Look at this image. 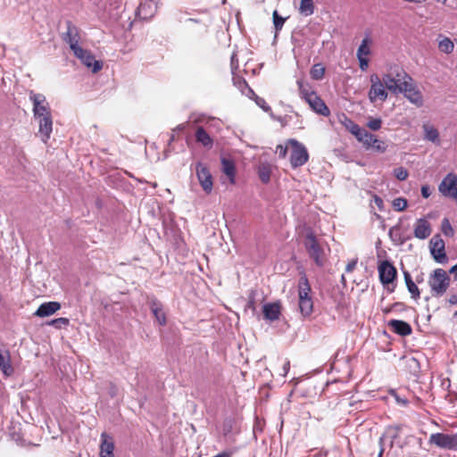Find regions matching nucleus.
Returning a JSON list of instances; mask_svg holds the SVG:
<instances>
[{
  "label": "nucleus",
  "instance_id": "nucleus-1",
  "mask_svg": "<svg viewBox=\"0 0 457 457\" xmlns=\"http://www.w3.org/2000/svg\"><path fill=\"white\" fill-rule=\"evenodd\" d=\"M451 278L449 274L443 269H436L428 277V286L431 295L440 297L445 295L450 286Z\"/></svg>",
  "mask_w": 457,
  "mask_h": 457
},
{
  "label": "nucleus",
  "instance_id": "nucleus-2",
  "mask_svg": "<svg viewBox=\"0 0 457 457\" xmlns=\"http://www.w3.org/2000/svg\"><path fill=\"white\" fill-rule=\"evenodd\" d=\"M311 286L305 274H303L298 282L299 310L303 317H308L313 310V302L310 296Z\"/></svg>",
  "mask_w": 457,
  "mask_h": 457
},
{
  "label": "nucleus",
  "instance_id": "nucleus-3",
  "mask_svg": "<svg viewBox=\"0 0 457 457\" xmlns=\"http://www.w3.org/2000/svg\"><path fill=\"white\" fill-rule=\"evenodd\" d=\"M303 245L309 256L316 265L322 267L326 261L324 246L318 241L312 231L306 234Z\"/></svg>",
  "mask_w": 457,
  "mask_h": 457
},
{
  "label": "nucleus",
  "instance_id": "nucleus-4",
  "mask_svg": "<svg viewBox=\"0 0 457 457\" xmlns=\"http://www.w3.org/2000/svg\"><path fill=\"white\" fill-rule=\"evenodd\" d=\"M403 87L400 93L403 94L404 97L409 102L415 104L417 107H421L424 104L421 92L414 85L412 78L409 74H403Z\"/></svg>",
  "mask_w": 457,
  "mask_h": 457
},
{
  "label": "nucleus",
  "instance_id": "nucleus-5",
  "mask_svg": "<svg viewBox=\"0 0 457 457\" xmlns=\"http://www.w3.org/2000/svg\"><path fill=\"white\" fill-rule=\"evenodd\" d=\"M288 144L292 146L290 163L293 168L303 166L308 162L309 154L306 147L295 139H289Z\"/></svg>",
  "mask_w": 457,
  "mask_h": 457
},
{
  "label": "nucleus",
  "instance_id": "nucleus-6",
  "mask_svg": "<svg viewBox=\"0 0 457 457\" xmlns=\"http://www.w3.org/2000/svg\"><path fill=\"white\" fill-rule=\"evenodd\" d=\"M29 100L33 104V115L35 119L39 117L52 115L49 104L42 94H37L31 91L29 93Z\"/></svg>",
  "mask_w": 457,
  "mask_h": 457
},
{
  "label": "nucleus",
  "instance_id": "nucleus-7",
  "mask_svg": "<svg viewBox=\"0 0 457 457\" xmlns=\"http://www.w3.org/2000/svg\"><path fill=\"white\" fill-rule=\"evenodd\" d=\"M370 83L371 85L368 94L370 101L371 103H375L377 100L382 102L386 101L388 94L380 78L377 74H372L370 76Z\"/></svg>",
  "mask_w": 457,
  "mask_h": 457
},
{
  "label": "nucleus",
  "instance_id": "nucleus-8",
  "mask_svg": "<svg viewBox=\"0 0 457 457\" xmlns=\"http://www.w3.org/2000/svg\"><path fill=\"white\" fill-rule=\"evenodd\" d=\"M403 74H408L403 70L399 71L393 75L392 73L384 74L380 79L384 83V86L386 90L391 91L394 94H400V91L403 87Z\"/></svg>",
  "mask_w": 457,
  "mask_h": 457
},
{
  "label": "nucleus",
  "instance_id": "nucleus-9",
  "mask_svg": "<svg viewBox=\"0 0 457 457\" xmlns=\"http://www.w3.org/2000/svg\"><path fill=\"white\" fill-rule=\"evenodd\" d=\"M430 253L437 263L444 264L447 262L448 258L445 253V241L439 235L434 236L429 242Z\"/></svg>",
  "mask_w": 457,
  "mask_h": 457
},
{
  "label": "nucleus",
  "instance_id": "nucleus-10",
  "mask_svg": "<svg viewBox=\"0 0 457 457\" xmlns=\"http://www.w3.org/2000/svg\"><path fill=\"white\" fill-rule=\"evenodd\" d=\"M195 172L197 179L206 194H210L213 187L212 176L209 169L202 162H197L195 165Z\"/></svg>",
  "mask_w": 457,
  "mask_h": 457
},
{
  "label": "nucleus",
  "instance_id": "nucleus-11",
  "mask_svg": "<svg viewBox=\"0 0 457 457\" xmlns=\"http://www.w3.org/2000/svg\"><path fill=\"white\" fill-rule=\"evenodd\" d=\"M438 190L445 196L457 199V175L447 174L440 183Z\"/></svg>",
  "mask_w": 457,
  "mask_h": 457
},
{
  "label": "nucleus",
  "instance_id": "nucleus-12",
  "mask_svg": "<svg viewBox=\"0 0 457 457\" xmlns=\"http://www.w3.org/2000/svg\"><path fill=\"white\" fill-rule=\"evenodd\" d=\"M396 269L388 261H383L378 266V275L383 285L392 283L396 278Z\"/></svg>",
  "mask_w": 457,
  "mask_h": 457
},
{
  "label": "nucleus",
  "instance_id": "nucleus-13",
  "mask_svg": "<svg viewBox=\"0 0 457 457\" xmlns=\"http://www.w3.org/2000/svg\"><path fill=\"white\" fill-rule=\"evenodd\" d=\"M63 39L69 44L71 51L74 52H81V46L79 45V34L78 28L73 25L71 21L67 22V31Z\"/></svg>",
  "mask_w": 457,
  "mask_h": 457
},
{
  "label": "nucleus",
  "instance_id": "nucleus-14",
  "mask_svg": "<svg viewBox=\"0 0 457 457\" xmlns=\"http://www.w3.org/2000/svg\"><path fill=\"white\" fill-rule=\"evenodd\" d=\"M157 5L154 0H141L136 11V15L140 20H149L156 12Z\"/></svg>",
  "mask_w": 457,
  "mask_h": 457
},
{
  "label": "nucleus",
  "instance_id": "nucleus-15",
  "mask_svg": "<svg viewBox=\"0 0 457 457\" xmlns=\"http://www.w3.org/2000/svg\"><path fill=\"white\" fill-rule=\"evenodd\" d=\"M73 54L85 66L91 69L94 73L102 69V63L99 61L95 60L94 55H92L89 51L81 47L80 53L76 51Z\"/></svg>",
  "mask_w": 457,
  "mask_h": 457
},
{
  "label": "nucleus",
  "instance_id": "nucleus-16",
  "mask_svg": "<svg viewBox=\"0 0 457 457\" xmlns=\"http://www.w3.org/2000/svg\"><path fill=\"white\" fill-rule=\"evenodd\" d=\"M38 122V134L41 137V140L44 143H46L53 131V118L52 115L39 117L36 119Z\"/></svg>",
  "mask_w": 457,
  "mask_h": 457
},
{
  "label": "nucleus",
  "instance_id": "nucleus-17",
  "mask_svg": "<svg viewBox=\"0 0 457 457\" xmlns=\"http://www.w3.org/2000/svg\"><path fill=\"white\" fill-rule=\"evenodd\" d=\"M306 102L315 112L325 117L330 114L329 109L316 93L311 94Z\"/></svg>",
  "mask_w": 457,
  "mask_h": 457
},
{
  "label": "nucleus",
  "instance_id": "nucleus-18",
  "mask_svg": "<svg viewBox=\"0 0 457 457\" xmlns=\"http://www.w3.org/2000/svg\"><path fill=\"white\" fill-rule=\"evenodd\" d=\"M114 443L111 436L105 432L101 434L100 456L114 457Z\"/></svg>",
  "mask_w": 457,
  "mask_h": 457
},
{
  "label": "nucleus",
  "instance_id": "nucleus-19",
  "mask_svg": "<svg viewBox=\"0 0 457 457\" xmlns=\"http://www.w3.org/2000/svg\"><path fill=\"white\" fill-rule=\"evenodd\" d=\"M430 234V223L424 218L418 219L414 225V237L419 239H426Z\"/></svg>",
  "mask_w": 457,
  "mask_h": 457
},
{
  "label": "nucleus",
  "instance_id": "nucleus-20",
  "mask_svg": "<svg viewBox=\"0 0 457 457\" xmlns=\"http://www.w3.org/2000/svg\"><path fill=\"white\" fill-rule=\"evenodd\" d=\"M453 435L435 433L430 436L429 442L436 446L451 450Z\"/></svg>",
  "mask_w": 457,
  "mask_h": 457
},
{
  "label": "nucleus",
  "instance_id": "nucleus-21",
  "mask_svg": "<svg viewBox=\"0 0 457 457\" xmlns=\"http://www.w3.org/2000/svg\"><path fill=\"white\" fill-rule=\"evenodd\" d=\"M150 309L155 318V320L158 321V323L161 326H164L167 322L166 320V314L163 311L162 304L155 298H152L149 301Z\"/></svg>",
  "mask_w": 457,
  "mask_h": 457
},
{
  "label": "nucleus",
  "instance_id": "nucleus-22",
  "mask_svg": "<svg viewBox=\"0 0 457 457\" xmlns=\"http://www.w3.org/2000/svg\"><path fill=\"white\" fill-rule=\"evenodd\" d=\"M60 308L61 304L58 302L44 303L39 305L35 315L37 317H47L56 312Z\"/></svg>",
  "mask_w": 457,
  "mask_h": 457
},
{
  "label": "nucleus",
  "instance_id": "nucleus-23",
  "mask_svg": "<svg viewBox=\"0 0 457 457\" xmlns=\"http://www.w3.org/2000/svg\"><path fill=\"white\" fill-rule=\"evenodd\" d=\"M388 326L395 333L403 337L408 336L411 333V325L403 320H391L388 322Z\"/></svg>",
  "mask_w": 457,
  "mask_h": 457
},
{
  "label": "nucleus",
  "instance_id": "nucleus-24",
  "mask_svg": "<svg viewBox=\"0 0 457 457\" xmlns=\"http://www.w3.org/2000/svg\"><path fill=\"white\" fill-rule=\"evenodd\" d=\"M264 318L270 321L278 320L280 315V307L278 303H266L262 308Z\"/></svg>",
  "mask_w": 457,
  "mask_h": 457
},
{
  "label": "nucleus",
  "instance_id": "nucleus-25",
  "mask_svg": "<svg viewBox=\"0 0 457 457\" xmlns=\"http://www.w3.org/2000/svg\"><path fill=\"white\" fill-rule=\"evenodd\" d=\"M0 370L5 377H9L13 373L9 352H4L2 349H0Z\"/></svg>",
  "mask_w": 457,
  "mask_h": 457
},
{
  "label": "nucleus",
  "instance_id": "nucleus-26",
  "mask_svg": "<svg viewBox=\"0 0 457 457\" xmlns=\"http://www.w3.org/2000/svg\"><path fill=\"white\" fill-rule=\"evenodd\" d=\"M195 140L204 147L211 149L213 145V140L203 127H198L195 131Z\"/></svg>",
  "mask_w": 457,
  "mask_h": 457
},
{
  "label": "nucleus",
  "instance_id": "nucleus-27",
  "mask_svg": "<svg viewBox=\"0 0 457 457\" xmlns=\"http://www.w3.org/2000/svg\"><path fill=\"white\" fill-rule=\"evenodd\" d=\"M221 166L223 173L229 179L232 184L235 183L236 168L234 162L227 158L221 159Z\"/></svg>",
  "mask_w": 457,
  "mask_h": 457
},
{
  "label": "nucleus",
  "instance_id": "nucleus-28",
  "mask_svg": "<svg viewBox=\"0 0 457 457\" xmlns=\"http://www.w3.org/2000/svg\"><path fill=\"white\" fill-rule=\"evenodd\" d=\"M422 128L424 130V138L426 140H428L436 145H440L439 133L435 127L424 124Z\"/></svg>",
  "mask_w": 457,
  "mask_h": 457
},
{
  "label": "nucleus",
  "instance_id": "nucleus-29",
  "mask_svg": "<svg viewBox=\"0 0 457 457\" xmlns=\"http://www.w3.org/2000/svg\"><path fill=\"white\" fill-rule=\"evenodd\" d=\"M403 277L405 280L408 291L411 295V297L415 300L420 298V293L417 285L413 282L411 274L408 271H403Z\"/></svg>",
  "mask_w": 457,
  "mask_h": 457
},
{
  "label": "nucleus",
  "instance_id": "nucleus-30",
  "mask_svg": "<svg viewBox=\"0 0 457 457\" xmlns=\"http://www.w3.org/2000/svg\"><path fill=\"white\" fill-rule=\"evenodd\" d=\"M271 167L269 163H261L258 167V175L261 181L268 184L270 180Z\"/></svg>",
  "mask_w": 457,
  "mask_h": 457
},
{
  "label": "nucleus",
  "instance_id": "nucleus-31",
  "mask_svg": "<svg viewBox=\"0 0 457 457\" xmlns=\"http://www.w3.org/2000/svg\"><path fill=\"white\" fill-rule=\"evenodd\" d=\"M299 12L304 16H310L314 12V4L312 0H301Z\"/></svg>",
  "mask_w": 457,
  "mask_h": 457
},
{
  "label": "nucleus",
  "instance_id": "nucleus-32",
  "mask_svg": "<svg viewBox=\"0 0 457 457\" xmlns=\"http://www.w3.org/2000/svg\"><path fill=\"white\" fill-rule=\"evenodd\" d=\"M370 38L369 36L365 37L357 50V58L366 57L370 54Z\"/></svg>",
  "mask_w": 457,
  "mask_h": 457
},
{
  "label": "nucleus",
  "instance_id": "nucleus-33",
  "mask_svg": "<svg viewBox=\"0 0 457 457\" xmlns=\"http://www.w3.org/2000/svg\"><path fill=\"white\" fill-rule=\"evenodd\" d=\"M453 47H454V45H453V41L446 37H443L438 42V48L443 53L450 54L453 52Z\"/></svg>",
  "mask_w": 457,
  "mask_h": 457
},
{
  "label": "nucleus",
  "instance_id": "nucleus-34",
  "mask_svg": "<svg viewBox=\"0 0 457 457\" xmlns=\"http://www.w3.org/2000/svg\"><path fill=\"white\" fill-rule=\"evenodd\" d=\"M297 86L302 98H303L305 101L309 98L311 94L315 93L313 90H312L311 87L304 83L303 80H297Z\"/></svg>",
  "mask_w": 457,
  "mask_h": 457
},
{
  "label": "nucleus",
  "instance_id": "nucleus-35",
  "mask_svg": "<svg viewBox=\"0 0 457 457\" xmlns=\"http://www.w3.org/2000/svg\"><path fill=\"white\" fill-rule=\"evenodd\" d=\"M325 73V68L320 63H316L311 70V76L313 79H321Z\"/></svg>",
  "mask_w": 457,
  "mask_h": 457
},
{
  "label": "nucleus",
  "instance_id": "nucleus-36",
  "mask_svg": "<svg viewBox=\"0 0 457 457\" xmlns=\"http://www.w3.org/2000/svg\"><path fill=\"white\" fill-rule=\"evenodd\" d=\"M341 123L351 134L358 131V128H360L357 123H355L352 119L346 117L345 115H344V119L341 120Z\"/></svg>",
  "mask_w": 457,
  "mask_h": 457
},
{
  "label": "nucleus",
  "instance_id": "nucleus-37",
  "mask_svg": "<svg viewBox=\"0 0 457 457\" xmlns=\"http://www.w3.org/2000/svg\"><path fill=\"white\" fill-rule=\"evenodd\" d=\"M233 81L234 85L237 87V88H239L243 93H245L244 89H247L248 96L254 95V92L248 87L247 82L244 79L240 77H234Z\"/></svg>",
  "mask_w": 457,
  "mask_h": 457
},
{
  "label": "nucleus",
  "instance_id": "nucleus-38",
  "mask_svg": "<svg viewBox=\"0 0 457 457\" xmlns=\"http://www.w3.org/2000/svg\"><path fill=\"white\" fill-rule=\"evenodd\" d=\"M408 205L407 200L403 197H397L393 200L392 206L397 212H403Z\"/></svg>",
  "mask_w": 457,
  "mask_h": 457
},
{
  "label": "nucleus",
  "instance_id": "nucleus-39",
  "mask_svg": "<svg viewBox=\"0 0 457 457\" xmlns=\"http://www.w3.org/2000/svg\"><path fill=\"white\" fill-rule=\"evenodd\" d=\"M272 17H273V24H274L276 32H278V31L281 30L286 19L281 17L278 14V11H274L273 12Z\"/></svg>",
  "mask_w": 457,
  "mask_h": 457
},
{
  "label": "nucleus",
  "instance_id": "nucleus-40",
  "mask_svg": "<svg viewBox=\"0 0 457 457\" xmlns=\"http://www.w3.org/2000/svg\"><path fill=\"white\" fill-rule=\"evenodd\" d=\"M400 228L398 226H394L389 229L388 235L393 241H399L400 243H403V239L401 237L399 233Z\"/></svg>",
  "mask_w": 457,
  "mask_h": 457
},
{
  "label": "nucleus",
  "instance_id": "nucleus-41",
  "mask_svg": "<svg viewBox=\"0 0 457 457\" xmlns=\"http://www.w3.org/2000/svg\"><path fill=\"white\" fill-rule=\"evenodd\" d=\"M253 96L255 98V103L259 107H261L266 112H271V108L270 107V105L266 103V101L263 98L257 96L255 94L249 96V97H253Z\"/></svg>",
  "mask_w": 457,
  "mask_h": 457
},
{
  "label": "nucleus",
  "instance_id": "nucleus-42",
  "mask_svg": "<svg viewBox=\"0 0 457 457\" xmlns=\"http://www.w3.org/2000/svg\"><path fill=\"white\" fill-rule=\"evenodd\" d=\"M361 143L366 148H370L371 147V145L376 143V136L368 131L366 134H364V137L362 138Z\"/></svg>",
  "mask_w": 457,
  "mask_h": 457
},
{
  "label": "nucleus",
  "instance_id": "nucleus-43",
  "mask_svg": "<svg viewBox=\"0 0 457 457\" xmlns=\"http://www.w3.org/2000/svg\"><path fill=\"white\" fill-rule=\"evenodd\" d=\"M442 231L447 237L453 236V229L450 224L449 220L446 218H445L442 221Z\"/></svg>",
  "mask_w": 457,
  "mask_h": 457
},
{
  "label": "nucleus",
  "instance_id": "nucleus-44",
  "mask_svg": "<svg viewBox=\"0 0 457 457\" xmlns=\"http://www.w3.org/2000/svg\"><path fill=\"white\" fill-rule=\"evenodd\" d=\"M70 320L67 318H57L54 320H52L49 322V325L54 327L55 328H61L62 326L69 325Z\"/></svg>",
  "mask_w": 457,
  "mask_h": 457
},
{
  "label": "nucleus",
  "instance_id": "nucleus-45",
  "mask_svg": "<svg viewBox=\"0 0 457 457\" xmlns=\"http://www.w3.org/2000/svg\"><path fill=\"white\" fill-rule=\"evenodd\" d=\"M395 178L401 181L405 180L408 178V171L403 167H399L394 170Z\"/></svg>",
  "mask_w": 457,
  "mask_h": 457
},
{
  "label": "nucleus",
  "instance_id": "nucleus-46",
  "mask_svg": "<svg viewBox=\"0 0 457 457\" xmlns=\"http://www.w3.org/2000/svg\"><path fill=\"white\" fill-rule=\"evenodd\" d=\"M382 120L379 118H372L370 119L367 126L373 131H377L381 128Z\"/></svg>",
  "mask_w": 457,
  "mask_h": 457
},
{
  "label": "nucleus",
  "instance_id": "nucleus-47",
  "mask_svg": "<svg viewBox=\"0 0 457 457\" xmlns=\"http://www.w3.org/2000/svg\"><path fill=\"white\" fill-rule=\"evenodd\" d=\"M399 432V427H389L386 429V436L390 437L391 445H393L395 439L397 438Z\"/></svg>",
  "mask_w": 457,
  "mask_h": 457
},
{
  "label": "nucleus",
  "instance_id": "nucleus-48",
  "mask_svg": "<svg viewBox=\"0 0 457 457\" xmlns=\"http://www.w3.org/2000/svg\"><path fill=\"white\" fill-rule=\"evenodd\" d=\"M371 147L378 153H384L386 150V145L385 144V142L380 139H378L377 137L376 143L371 145Z\"/></svg>",
  "mask_w": 457,
  "mask_h": 457
},
{
  "label": "nucleus",
  "instance_id": "nucleus-49",
  "mask_svg": "<svg viewBox=\"0 0 457 457\" xmlns=\"http://www.w3.org/2000/svg\"><path fill=\"white\" fill-rule=\"evenodd\" d=\"M373 203L380 212L384 210V202L381 197L377 195H373Z\"/></svg>",
  "mask_w": 457,
  "mask_h": 457
},
{
  "label": "nucleus",
  "instance_id": "nucleus-50",
  "mask_svg": "<svg viewBox=\"0 0 457 457\" xmlns=\"http://www.w3.org/2000/svg\"><path fill=\"white\" fill-rule=\"evenodd\" d=\"M392 395L395 396V399L396 403L403 406H407L409 403V401L406 398L401 397L399 395H397L395 392H392Z\"/></svg>",
  "mask_w": 457,
  "mask_h": 457
},
{
  "label": "nucleus",
  "instance_id": "nucleus-51",
  "mask_svg": "<svg viewBox=\"0 0 457 457\" xmlns=\"http://www.w3.org/2000/svg\"><path fill=\"white\" fill-rule=\"evenodd\" d=\"M358 61H359V64H360V69L362 71H365L369 67L368 58L367 57H360V58H358Z\"/></svg>",
  "mask_w": 457,
  "mask_h": 457
},
{
  "label": "nucleus",
  "instance_id": "nucleus-52",
  "mask_svg": "<svg viewBox=\"0 0 457 457\" xmlns=\"http://www.w3.org/2000/svg\"><path fill=\"white\" fill-rule=\"evenodd\" d=\"M368 131L362 128H358V131H355L353 135L357 138L358 141L361 142L362 138L364 137V134H366Z\"/></svg>",
  "mask_w": 457,
  "mask_h": 457
},
{
  "label": "nucleus",
  "instance_id": "nucleus-53",
  "mask_svg": "<svg viewBox=\"0 0 457 457\" xmlns=\"http://www.w3.org/2000/svg\"><path fill=\"white\" fill-rule=\"evenodd\" d=\"M277 154H278V156L280 158L286 157V155L287 154V146H284L282 145H278L277 146Z\"/></svg>",
  "mask_w": 457,
  "mask_h": 457
},
{
  "label": "nucleus",
  "instance_id": "nucleus-54",
  "mask_svg": "<svg viewBox=\"0 0 457 457\" xmlns=\"http://www.w3.org/2000/svg\"><path fill=\"white\" fill-rule=\"evenodd\" d=\"M230 65L232 72H234L238 68V60L237 58L236 54H233L230 59Z\"/></svg>",
  "mask_w": 457,
  "mask_h": 457
},
{
  "label": "nucleus",
  "instance_id": "nucleus-55",
  "mask_svg": "<svg viewBox=\"0 0 457 457\" xmlns=\"http://www.w3.org/2000/svg\"><path fill=\"white\" fill-rule=\"evenodd\" d=\"M431 195V191H430V188L428 185H423L421 187V195L424 197V198H428Z\"/></svg>",
  "mask_w": 457,
  "mask_h": 457
},
{
  "label": "nucleus",
  "instance_id": "nucleus-56",
  "mask_svg": "<svg viewBox=\"0 0 457 457\" xmlns=\"http://www.w3.org/2000/svg\"><path fill=\"white\" fill-rule=\"evenodd\" d=\"M356 264H357V261L356 260H353V261L350 262L346 265V267H345V271L346 272H352L354 270Z\"/></svg>",
  "mask_w": 457,
  "mask_h": 457
},
{
  "label": "nucleus",
  "instance_id": "nucleus-57",
  "mask_svg": "<svg viewBox=\"0 0 457 457\" xmlns=\"http://www.w3.org/2000/svg\"><path fill=\"white\" fill-rule=\"evenodd\" d=\"M451 450L457 451V433L453 434Z\"/></svg>",
  "mask_w": 457,
  "mask_h": 457
},
{
  "label": "nucleus",
  "instance_id": "nucleus-58",
  "mask_svg": "<svg viewBox=\"0 0 457 457\" xmlns=\"http://www.w3.org/2000/svg\"><path fill=\"white\" fill-rule=\"evenodd\" d=\"M448 302L452 305L457 304V295H452L449 297Z\"/></svg>",
  "mask_w": 457,
  "mask_h": 457
},
{
  "label": "nucleus",
  "instance_id": "nucleus-59",
  "mask_svg": "<svg viewBox=\"0 0 457 457\" xmlns=\"http://www.w3.org/2000/svg\"><path fill=\"white\" fill-rule=\"evenodd\" d=\"M187 21H190V22H195V23L201 22V21H198V20H196V19H193V18L188 19V20H187ZM202 23H203V25H204V29L206 30V29H207V28H208V26H209V23H207V22H203V21H202Z\"/></svg>",
  "mask_w": 457,
  "mask_h": 457
},
{
  "label": "nucleus",
  "instance_id": "nucleus-60",
  "mask_svg": "<svg viewBox=\"0 0 457 457\" xmlns=\"http://www.w3.org/2000/svg\"><path fill=\"white\" fill-rule=\"evenodd\" d=\"M187 128V123H181L178 125L173 131H183Z\"/></svg>",
  "mask_w": 457,
  "mask_h": 457
},
{
  "label": "nucleus",
  "instance_id": "nucleus-61",
  "mask_svg": "<svg viewBox=\"0 0 457 457\" xmlns=\"http://www.w3.org/2000/svg\"><path fill=\"white\" fill-rule=\"evenodd\" d=\"M456 272H457V264L453 266L450 270H449V273L450 274H454V276L456 275Z\"/></svg>",
  "mask_w": 457,
  "mask_h": 457
},
{
  "label": "nucleus",
  "instance_id": "nucleus-62",
  "mask_svg": "<svg viewBox=\"0 0 457 457\" xmlns=\"http://www.w3.org/2000/svg\"><path fill=\"white\" fill-rule=\"evenodd\" d=\"M288 369H289V361H287V362L284 365V370H285V372H287Z\"/></svg>",
  "mask_w": 457,
  "mask_h": 457
},
{
  "label": "nucleus",
  "instance_id": "nucleus-63",
  "mask_svg": "<svg viewBox=\"0 0 457 457\" xmlns=\"http://www.w3.org/2000/svg\"><path fill=\"white\" fill-rule=\"evenodd\" d=\"M174 139H175V137H174V135L172 134V135L170 136V140H169V144H170L171 142H173V141H174Z\"/></svg>",
  "mask_w": 457,
  "mask_h": 457
},
{
  "label": "nucleus",
  "instance_id": "nucleus-64",
  "mask_svg": "<svg viewBox=\"0 0 457 457\" xmlns=\"http://www.w3.org/2000/svg\"><path fill=\"white\" fill-rule=\"evenodd\" d=\"M454 317L457 319V311L454 312Z\"/></svg>",
  "mask_w": 457,
  "mask_h": 457
}]
</instances>
